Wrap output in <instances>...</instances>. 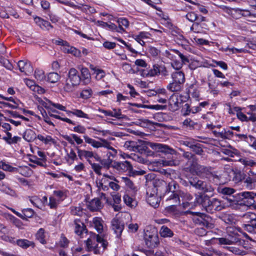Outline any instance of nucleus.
<instances>
[{"label":"nucleus","mask_w":256,"mask_h":256,"mask_svg":"<svg viewBox=\"0 0 256 256\" xmlns=\"http://www.w3.org/2000/svg\"><path fill=\"white\" fill-rule=\"evenodd\" d=\"M182 157L188 160L187 164L188 166V168L189 170V168L192 166L198 159L195 155L192 154L191 152H184L182 154Z\"/></svg>","instance_id":"24"},{"label":"nucleus","mask_w":256,"mask_h":256,"mask_svg":"<svg viewBox=\"0 0 256 256\" xmlns=\"http://www.w3.org/2000/svg\"><path fill=\"white\" fill-rule=\"evenodd\" d=\"M180 161L172 157L171 160H162V164L165 166H176L179 165Z\"/></svg>","instance_id":"42"},{"label":"nucleus","mask_w":256,"mask_h":256,"mask_svg":"<svg viewBox=\"0 0 256 256\" xmlns=\"http://www.w3.org/2000/svg\"><path fill=\"white\" fill-rule=\"evenodd\" d=\"M245 168L256 166V162L248 158L244 157L238 160Z\"/></svg>","instance_id":"35"},{"label":"nucleus","mask_w":256,"mask_h":256,"mask_svg":"<svg viewBox=\"0 0 256 256\" xmlns=\"http://www.w3.org/2000/svg\"><path fill=\"white\" fill-rule=\"evenodd\" d=\"M189 183L190 186L204 194L212 192L214 191V188L208 182L199 180L198 178L189 180Z\"/></svg>","instance_id":"4"},{"label":"nucleus","mask_w":256,"mask_h":256,"mask_svg":"<svg viewBox=\"0 0 256 256\" xmlns=\"http://www.w3.org/2000/svg\"><path fill=\"white\" fill-rule=\"evenodd\" d=\"M218 240L220 244H232L240 242V239L238 234L228 235L226 237L218 238Z\"/></svg>","instance_id":"15"},{"label":"nucleus","mask_w":256,"mask_h":256,"mask_svg":"<svg viewBox=\"0 0 256 256\" xmlns=\"http://www.w3.org/2000/svg\"><path fill=\"white\" fill-rule=\"evenodd\" d=\"M66 112L70 114L77 116L79 118H88V115L85 113H84L82 110H77L74 109L73 110H69V111H66Z\"/></svg>","instance_id":"39"},{"label":"nucleus","mask_w":256,"mask_h":256,"mask_svg":"<svg viewBox=\"0 0 256 256\" xmlns=\"http://www.w3.org/2000/svg\"><path fill=\"white\" fill-rule=\"evenodd\" d=\"M124 200L127 206H130L131 207L134 206V204H133L134 202V200L128 195L125 194L124 196Z\"/></svg>","instance_id":"60"},{"label":"nucleus","mask_w":256,"mask_h":256,"mask_svg":"<svg viewBox=\"0 0 256 256\" xmlns=\"http://www.w3.org/2000/svg\"><path fill=\"white\" fill-rule=\"evenodd\" d=\"M191 150L196 154L198 155L202 154V153L203 152L202 145L196 142L194 144Z\"/></svg>","instance_id":"49"},{"label":"nucleus","mask_w":256,"mask_h":256,"mask_svg":"<svg viewBox=\"0 0 256 256\" xmlns=\"http://www.w3.org/2000/svg\"><path fill=\"white\" fill-rule=\"evenodd\" d=\"M217 190L218 193L224 195H231L235 192V190L232 188L224 186H218Z\"/></svg>","instance_id":"38"},{"label":"nucleus","mask_w":256,"mask_h":256,"mask_svg":"<svg viewBox=\"0 0 256 256\" xmlns=\"http://www.w3.org/2000/svg\"><path fill=\"white\" fill-rule=\"evenodd\" d=\"M146 179L148 184H152L154 187L151 192H154L155 191L156 194H158V191L161 192L162 189H164L166 193L169 194L171 192L172 186H174V184L170 183L168 185L165 181L154 178V174H148L146 176Z\"/></svg>","instance_id":"2"},{"label":"nucleus","mask_w":256,"mask_h":256,"mask_svg":"<svg viewBox=\"0 0 256 256\" xmlns=\"http://www.w3.org/2000/svg\"><path fill=\"white\" fill-rule=\"evenodd\" d=\"M226 248L230 252H232L233 254L238 255V256H244L247 254V252L242 250H240L238 248L234 247V246H227Z\"/></svg>","instance_id":"40"},{"label":"nucleus","mask_w":256,"mask_h":256,"mask_svg":"<svg viewBox=\"0 0 256 256\" xmlns=\"http://www.w3.org/2000/svg\"><path fill=\"white\" fill-rule=\"evenodd\" d=\"M210 198L206 194L200 193L196 196L195 202L199 205H201L207 212L210 202Z\"/></svg>","instance_id":"12"},{"label":"nucleus","mask_w":256,"mask_h":256,"mask_svg":"<svg viewBox=\"0 0 256 256\" xmlns=\"http://www.w3.org/2000/svg\"><path fill=\"white\" fill-rule=\"evenodd\" d=\"M80 70L84 80H86V82H89L90 78V74L88 68H86L82 67Z\"/></svg>","instance_id":"44"},{"label":"nucleus","mask_w":256,"mask_h":256,"mask_svg":"<svg viewBox=\"0 0 256 256\" xmlns=\"http://www.w3.org/2000/svg\"><path fill=\"white\" fill-rule=\"evenodd\" d=\"M60 78V76L56 72H50L47 76L48 80L51 83L57 82Z\"/></svg>","instance_id":"43"},{"label":"nucleus","mask_w":256,"mask_h":256,"mask_svg":"<svg viewBox=\"0 0 256 256\" xmlns=\"http://www.w3.org/2000/svg\"><path fill=\"white\" fill-rule=\"evenodd\" d=\"M73 226L74 228L75 234L80 237H82L84 234H86L88 232L86 226L84 225V222L79 219H76L74 220Z\"/></svg>","instance_id":"14"},{"label":"nucleus","mask_w":256,"mask_h":256,"mask_svg":"<svg viewBox=\"0 0 256 256\" xmlns=\"http://www.w3.org/2000/svg\"><path fill=\"white\" fill-rule=\"evenodd\" d=\"M160 233V236L164 238H171L174 236L172 230L165 226L161 227Z\"/></svg>","instance_id":"36"},{"label":"nucleus","mask_w":256,"mask_h":256,"mask_svg":"<svg viewBox=\"0 0 256 256\" xmlns=\"http://www.w3.org/2000/svg\"><path fill=\"white\" fill-rule=\"evenodd\" d=\"M174 200L176 203L179 204L180 202L178 194L174 191L172 192L170 194L167 198V200Z\"/></svg>","instance_id":"62"},{"label":"nucleus","mask_w":256,"mask_h":256,"mask_svg":"<svg viewBox=\"0 0 256 256\" xmlns=\"http://www.w3.org/2000/svg\"><path fill=\"white\" fill-rule=\"evenodd\" d=\"M112 161L110 158H107V159H104L102 160L101 161V164L102 166L104 168H108L112 164Z\"/></svg>","instance_id":"64"},{"label":"nucleus","mask_w":256,"mask_h":256,"mask_svg":"<svg viewBox=\"0 0 256 256\" xmlns=\"http://www.w3.org/2000/svg\"><path fill=\"white\" fill-rule=\"evenodd\" d=\"M86 242L88 250H93L95 254H100V248L102 247L103 250H104L108 244L107 241L96 234H92Z\"/></svg>","instance_id":"1"},{"label":"nucleus","mask_w":256,"mask_h":256,"mask_svg":"<svg viewBox=\"0 0 256 256\" xmlns=\"http://www.w3.org/2000/svg\"><path fill=\"white\" fill-rule=\"evenodd\" d=\"M185 17L190 22H194L197 20V14L194 12H190L186 15Z\"/></svg>","instance_id":"57"},{"label":"nucleus","mask_w":256,"mask_h":256,"mask_svg":"<svg viewBox=\"0 0 256 256\" xmlns=\"http://www.w3.org/2000/svg\"><path fill=\"white\" fill-rule=\"evenodd\" d=\"M234 178L238 182H243L246 175L240 170H238L234 173Z\"/></svg>","instance_id":"47"},{"label":"nucleus","mask_w":256,"mask_h":256,"mask_svg":"<svg viewBox=\"0 0 256 256\" xmlns=\"http://www.w3.org/2000/svg\"><path fill=\"white\" fill-rule=\"evenodd\" d=\"M20 70L24 72L26 74L28 75L33 72V68L32 66L31 63L28 60H21L18 61V63Z\"/></svg>","instance_id":"17"},{"label":"nucleus","mask_w":256,"mask_h":256,"mask_svg":"<svg viewBox=\"0 0 256 256\" xmlns=\"http://www.w3.org/2000/svg\"><path fill=\"white\" fill-rule=\"evenodd\" d=\"M183 124L187 127L194 128L195 126L197 124V123L192 120L190 118H186L183 122Z\"/></svg>","instance_id":"58"},{"label":"nucleus","mask_w":256,"mask_h":256,"mask_svg":"<svg viewBox=\"0 0 256 256\" xmlns=\"http://www.w3.org/2000/svg\"><path fill=\"white\" fill-rule=\"evenodd\" d=\"M222 220L224 222L228 224H231L234 222V217L230 214H224L222 216Z\"/></svg>","instance_id":"59"},{"label":"nucleus","mask_w":256,"mask_h":256,"mask_svg":"<svg viewBox=\"0 0 256 256\" xmlns=\"http://www.w3.org/2000/svg\"><path fill=\"white\" fill-rule=\"evenodd\" d=\"M71 213L73 215L82 216L84 214L83 209L80 206L72 207Z\"/></svg>","instance_id":"51"},{"label":"nucleus","mask_w":256,"mask_h":256,"mask_svg":"<svg viewBox=\"0 0 256 256\" xmlns=\"http://www.w3.org/2000/svg\"><path fill=\"white\" fill-rule=\"evenodd\" d=\"M90 68L91 70L94 71V74H96V78L98 80H101L106 76L104 71L102 70L96 68L92 64H90Z\"/></svg>","instance_id":"34"},{"label":"nucleus","mask_w":256,"mask_h":256,"mask_svg":"<svg viewBox=\"0 0 256 256\" xmlns=\"http://www.w3.org/2000/svg\"><path fill=\"white\" fill-rule=\"evenodd\" d=\"M170 109L172 112L177 110L179 108V102L176 95H172L168 100Z\"/></svg>","instance_id":"30"},{"label":"nucleus","mask_w":256,"mask_h":256,"mask_svg":"<svg viewBox=\"0 0 256 256\" xmlns=\"http://www.w3.org/2000/svg\"><path fill=\"white\" fill-rule=\"evenodd\" d=\"M81 78L78 74V70L72 68L68 74V78L66 81L64 89L66 92H72L78 86L80 82Z\"/></svg>","instance_id":"3"},{"label":"nucleus","mask_w":256,"mask_h":256,"mask_svg":"<svg viewBox=\"0 0 256 256\" xmlns=\"http://www.w3.org/2000/svg\"><path fill=\"white\" fill-rule=\"evenodd\" d=\"M23 138L28 142H34L36 138V134L32 129H26L22 134Z\"/></svg>","instance_id":"26"},{"label":"nucleus","mask_w":256,"mask_h":256,"mask_svg":"<svg viewBox=\"0 0 256 256\" xmlns=\"http://www.w3.org/2000/svg\"><path fill=\"white\" fill-rule=\"evenodd\" d=\"M83 138L86 144H90L94 148H98L102 147H104L114 151V154H116V150L110 146V142L105 139L99 138L98 139L100 140V141H97L90 138L87 135H84Z\"/></svg>","instance_id":"5"},{"label":"nucleus","mask_w":256,"mask_h":256,"mask_svg":"<svg viewBox=\"0 0 256 256\" xmlns=\"http://www.w3.org/2000/svg\"><path fill=\"white\" fill-rule=\"evenodd\" d=\"M144 240L146 244L150 248L156 247L159 244L158 234L154 232L146 230L144 232Z\"/></svg>","instance_id":"6"},{"label":"nucleus","mask_w":256,"mask_h":256,"mask_svg":"<svg viewBox=\"0 0 256 256\" xmlns=\"http://www.w3.org/2000/svg\"><path fill=\"white\" fill-rule=\"evenodd\" d=\"M23 218H32L34 214V211L30 208H24L22 211Z\"/></svg>","instance_id":"53"},{"label":"nucleus","mask_w":256,"mask_h":256,"mask_svg":"<svg viewBox=\"0 0 256 256\" xmlns=\"http://www.w3.org/2000/svg\"><path fill=\"white\" fill-rule=\"evenodd\" d=\"M107 181V180H106V178H102L100 182L97 183V186L98 188V190L100 191L101 190H102L106 191L108 190V187L104 184V183H106Z\"/></svg>","instance_id":"56"},{"label":"nucleus","mask_w":256,"mask_h":256,"mask_svg":"<svg viewBox=\"0 0 256 256\" xmlns=\"http://www.w3.org/2000/svg\"><path fill=\"white\" fill-rule=\"evenodd\" d=\"M176 34H172L175 42H176L178 44L182 45L185 44L187 43V40L182 34L176 32Z\"/></svg>","instance_id":"41"},{"label":"nucleus","mask_w":256,"mask_h":256,"mask_svg":"<svg viewBox=\"0 0 256 256\" xmlns=\"http://www.w3.org/2000/svg\"><path fill=\"white\" fill-rule=\"evenodd\" d=\"M78 157L80 159H82V158H86L88 159L92 158L94 156V154L92 152L80 149L78 150Z\"/></svg>","instance_id":"37"},{"label":"nucleus","mask_w":256,"mask_h":256,"mask_svg":"<svg viewBox=\"0 0 256 256\" xmlns=\"http://www.w3.org/2000/svg\"><path fill=\"white\" fill-rule=\"evenodd\" d=\"M118 26V27L117 32L122 33L125 32V29L129 26V22L124 18H118L117 20Z\"/></svg>","instance_id":"27"},{"label":"nucleus","mask_w":256,"mask_h":256,"mask_svg":"<svg viewBox=\"0 0 256 256\" xmlns=\"http://www.w3.org/2000/svg\"><path fill=\"white\" fill-rule=\"evenodd\" d=\"M182 112L184 116L190 114L192 112L190 106L188 104H186L182 108Z\"/></svg>","instance_id":"63"},{"label":"nucleus","mask_w":256,"mask_h":256,"mask_svg":"<svg viewBox=\"0 0 256 256\" xmlns=\"http://www.w3.org/2000/svg\"><path fill=\"white\" fill-rule=\"evenodd\" d=\"M183 85L174 81H172L167 86V89L172 92H177L180 91Z\"/></svg>","instance_id":"33"},{"label":"nucleus","mask_w":256,"mask_h":256,"mask_svg":"<svg viewBox=\"0 0 256 256\" xmlns=\"http://www.w3.org/2000/svg\"><path fill=\"white\" fill-rule=\"evenodd\" d=\"M0 168L4 170H7L8 172L16 171L17 168H14L10 164H6V162L1 161L0 162Z\"/></svg>","instance_id":"46"},{"label":"nucleus","mask_w":256,"mask_h":256,"mask_svg":"<svg viewBox=\"0 0 256 256\" xmlns=\"http://www.w3.org/2000/svg\"><path fill=\"white\" fill-rule=\"evenodd\" d=\"M191 213L192 214L193 216L192 218L193 222L196 224H198L200 225L201 220L200 218H201L202 217L201 214H202V213L200 212H191Z\"/></svg>","instance_id":"52"},{"label":"nucleus","mask_w":256,"mask_h":256,"mask_svg":"<svg viewBox=\"0 0 256 256\" xmlns=\"http://www.w3.org/2000/svg\"><path fill=\"white\" fill-rule=\"evenodd\" d=\"M210 204L207 212L210 214H213L216 211H220L224 208L221 202L216 198L210 200Z\"/></svg>","instance_id":"16"},{"label":"nucleus","mask_w":256,"mask_h":256,"mask_svg":"<svg viewBox=\"0 0 256 256\" xmlns=\"http://www.w3.org/2000/svg\"><path fill=\"white\" fill-rule=\"evenodd\" d=\"M36 23L42 29L50 30L53 28L50 22L46 21L40 17H36L34 18Z\"/></svg>","instance_id":"21"},{"label":"nucleus","mask_w":256,"mask_h":256,"mask_svg":"<svg viewBox=\"0 0 256 256\" xmlns=\"http://www.w3.org/2000/svg\"><path fill=\"white\" fill-rule=\"evenodd\" d=\"M124 222L117 218H114L111 222L112 228L116 234L120 236L124 229Z\"/></svg>","instance_id":"13"},{"label":"nucleus","mask_w":256,"mask_h":256,"mask_svg":"<svg viewBox=\"0 0 256 256\" xmlns=\"http://www.w3.org/2000/svg\"><path fill=\"white\" fill-rule=\"evenodd\" d=\"M172 80L178 82L183 85L185 82V77L184 73L182 71H176L171 74Z\"/></svg>","instance_id":"23"},{"label":"nucleus","mask_w":256,"mask_h":256,"mask_svg":"<svg viewBox=\"0 0 256 256\" xmlns=\"http://www.w3.org/2000/svg\"><path fill=\"white\" fill-rule=\"evenodd\" d=\"M36 237L40 243L42 244L46 243V241L44 239V230L43 228H41L38 230L36 234Z\"/></svg>","instance_id":"45"},{"label":"nucleus","mask_w":256,"mask_h":256,"mask_svg":"<svg viewBox=\"0 0 256 256\" xmlns=\"http://www.w3.org/2000/svg\"><path fill=\"white\" fill-rule=\"evenodd\" d=\"M112 166L116 170L122 172H130L132 170V164L127 160L122 162H114Z\"/></svg>","instance_id":"18"},{"label":"nucleus","mask_w":256,"mask_h":256,"mask_svg":"<svg viewBox=\"0 0 256 256\" xmlns=\"http://www.w3.org/2000/svg\"><path fill=\"white\" fill-rule=\"evenodd\" d=\"M160 65L158 64H154L152 68L148 70V74H149L150 76L158 75Z\"/></svg>","instance_id":"48"},{"label":"nucleus","mask_w":256,"mask_h":256,"mask_svg":"<svg viewBox=\"0 0 256 256\" xmlns=\"http://www.w3.org/2000/svg\"><path fill=\"white\" fill-rule=\"evenodd\" d=\"M62 50L65 53L70 54L75 56H81V52L80 50L76 49L74 47L70 46L68 42L66 46L62 48Z\"/></svg>","instance_id":"22"},{"label":"nucleus","mask_w":256,"mask_h":256,"mask_svg":"<svg viewBox=\"0 0 256 256\" xmlns=\"http://www.w3.org/2000/svg\"><path fill=\"white\" fill-rule=\"evenodd\" d=\"M212 170L210 167L200 165L196 161L192 166L189 168V170L192 172H195L198 176H205L206 178L210 175V170Z\"/></svg>","instance_id":"8"},{"label":"nucleus","mask_w":256,"mask_h":256,"mask_svg":"<svg viewBox=\"0 0 256 256\" xmlns=\"http://www.w3.org/2000/svg\"><path fill=\"white\" fill-rule=\"evenodd\" d=\"M120 202V196L118 194H114L112 195V201L109 200V204H108L114 208V211L118 212L121 209V206L119 205Z\"/></svg>","instance_id":"25"},{"label":"nucleus","mask_w":256,"mask_h":256,"mask_svg":"<svg viewBox=\"0 0 256 256\" xmlns=\"http://www.w3.org/2000/svg\"><path fill=\"white\" fill-rule=\"evenodd\" d=\"M146 194L148 196L147 198L148 202L155 208H158L160 202L158 194H156L155 191L152 192L150 188H148L146 190Z\"/></svg>","instance_id":"11"},{"label":"nucleus","mask_w":256,"mask_h":256,"mask_svg":"<svg viewBox=\"0 0 256 256\" xmlns=\"http://www.w3.org/2000/svg\"><path fill=\"white\" fill-rule=\"evenodd\" d=\"M243 183L247 189L250 190H253L256 186V178L246 176Z\"/></svg>","instance_id":"28"},{"label":"nucleus","mask_w":256,"mask_h":256,"mask_svg":"<svg viewBox=\"0 0 256 256\" xmlns=\"http://www.w3.org/2000/svg\"><path fill=\"white\" fill-rule=\"evenodd\" d=\"M103 221L100 218L96 217L93 218L92 226L96 229L97 232L99 233H102L103 230Z\"/></svg>","instance_id":"31"},{"label":"nucleus","mask_w":256,"mask_h":256,"mask_svg":"<svg viewBox=\"0 0 256 256\" xmlns=\"http://www.w3.org/2000/svg\"><path fill=\"white\" fill-rule=\"evenodd\" d=\"M92 92L90 88H86L82 91L80 93V97L84 99H88L92 96Z\"/></svg>","instance_id":"50"},{"label":"nucleus","mask_w":256,"mask_h":256,"mask_svg":"<svg viewBox=\"0 0 256 256\" xmlns=\"http://www.w3.org/2000/svg\"><path fill=\"white\" fill-rule=\"evenodd\" d=\"M88 162L92 166V168L94 170V171L98 174L100 175L101 174V169L102 166H100L99 164L96 163H92L90 160H88Z\"/></svg>","instance_id":"54"},{"label":"nucleus","mask_w":256,"mask_h":256,"mask_svg":"<svg viewBox=\"0 0 256 256\" xmlns=\"http://www.w3.org/2000/svg\"><path fill=\"white\" fill-rule=\"evenodd\" d=\"M254 216L253 214L250 213L246 214L243 216L244 218H250V220L248 222V224L242 225L244 229L249 232H256V218H254Z\"/></svg>","instance_id":"9"},{"label":"nucleus","mask_w":256,"mask_h":256,"mask_svg":"<svg viewBox=\"0 0 256 256\" xmlns=\"http://www.w3.org/2000/svg\"><path fill=\"white\" fill-rule=\"evenodd\" d=\"M238 195L241 200L240 204L248 206H251L254 204L256 193L252 192H240Z\"/></svg>","instance_id":"7"},{"label":"nucleus","mask_w":256,"mask_h":256,"mask_svg":"<svg viewBox=\"0 0 256 256\" xmlns=\"http://www.w3.org/2000/svg\"><path fill=\"white\" fill-rule=\"evenodd\" d=\"M16 244L22 248H27L30 246L34 247V243L32 241L28 240L26 239H20L16 240Z\"/></svg>","instance_id":"32"},{"label":"nucleus","mask_w":256,"mask_h":256,"mask_svg":"<svg viewBox=\"0 0 256 256\" xmlns=\"http://www.w3.org/2000/svg\"><path fill=\"white\" fill-rule=\"evenodd\" d=\"M34 76L38 80H43L44 78V71L40 70H36L34 72Z\"/></svg>","instance_id":"61"},{"label":"nucleus","mask_w":256,"mask_h":256,"mask_svg":"<svg viewBox=\"0 0 256 256\" xmlns=\"http://www.w3.org/2000/svg\"><path fill=\"white\" fill-rule=\"evenodd\" d=\"M174 53L176 54L178 56L180 57V58L181 60V62L183 64H188L189 62V60H188V58L186 56L182 54L178 50H174Z\"/></svg>","instance_id":"55"},{"label":"nucleus","mask_w":256,"mask_h":256,"mask_svg":"<svg viewBox=\"0 0 256 256\" xmlns=\"http://www.w3.org/2000/svg\"><path fill=\"white\" fill-rule=\"evenodd\" d=\"M62 137L71 144H74V140L78 144H81L83 142V140L76 134H72L71 136L68 135H64Z\"/></svg>","instance_id":"29"},{"label":"nucleus","mask_w":256,"mask_h":256,"mask_svg":"<svg viewBox=\"0 0 256 256\" xmlns=\"http://www.w3.org/2000/svg\"><path fill=\"white\" fill-rule=\"evenodd\" d=\"M201 216L202 217L200 218L201 220L200 225L208 228H213L214 224L212 218L204 213H202Z\"/></svg>","instance_id":"20"},{"label":"nucleus","mask_w":256,"mask_h":256,"mask_svg":"<svg viewBox=\"0 0 256 256\" xmlns=\"http://www.w3.org/2000/svg\"><path fill=\"white\" fill-rule=\"evenodd\" d=\"M148 145L154 150L158 152L170 154L172 155L176 154V153L174 149L170 148L166 145L150 142H148Z\"/></svg>","instance_id":"10"},{"label":"nucleus","mask_w":256,"mask_h":256,"mask_svg":"<svg viewBox=\"0 0 256 256\" xmlns=\"http://www.w3.org/2000/svg\"><path fill=\"white\" fill-rule=\"evenodd\" d=\"M87 207L90 211L96 212L100 210L102 206L100 200L98 198H95L88 202Z\"/></svg>","instance_id":"19"}]
</instances>
